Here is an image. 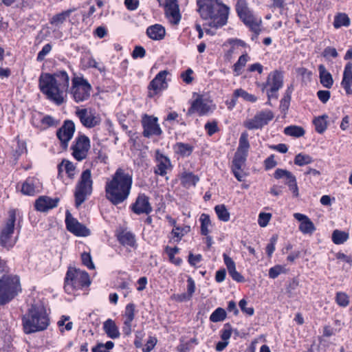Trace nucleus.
<instances>
[{
    "mask_svg": "<svg viewBox=\"0 0 352 352\" xmlns=\"http://www.w3.org/2000/svg\"><path fill=\"white\" fill-rule=\"evenodd\" d=\"M65 163V169L66 173L68 175V177L72 179L75 174V166L74 165L69 161L63 160L62 164Z\"/></svg>",
    "mask_w": 352,
    "mask_h": 352,
    "instance_id": "obj_60",
    "label": "nucleus"
},
{
    "mask_svg": "<svg viewBox=\"0 0 352 352\" xmlns=\"http://www.w3.org/2000/svg\"><path fill=\"white\" fill-rule=\"evenodd\" d=\"M205 129L207 131L208 134L211 136L218 131L217 122H207L205 124Z\"/></svg>",
    "mask_w": 352,
    "mask_h": 352,
    "instance_id": "obj_62",
    "label": "nucleus"
},
{
    "mask_svg": "<svg viewBox=\"0 0 352 352\" xmlns=\"http://www.w3.org/2000/svg\"><path fill=\"white\" fill-rule=\"evenodd\" d=\"M294 175L289 172L287 170L282 169V168H277L274 173V177L276 179H280L283 177H285L286 180L287 181L290 178H293Z\"/></svg>",
    "mask_w": 352,
    "mask_h": 352,
    "instance_id": "obj_49",
    "label": "nucleus"
},
{
    "mask_svg": "<svg viewBox=\"0 0 352 352\" xmlns=\"http://www.w3.org/2000/svg\"><path fill=\"white\" fill-rule=\"evenodd\" d=\"M294 162L296 165L302 166L312 163L314 160L310 155L300 153L295 156Z\"/></svg>",
    "mask_w": 352,
    "mask_h": 352,
    "instance_id": "obj_42",
    "label": "nucleus"
},
{
    "mask_svg": "<svg viewBox=\"0 0 352 352\" xmlns=\"http://www.w3.org/2000/svg\"><path fill=\"white\" fill-rule=\"evenodd\" d=\"M135 306L133 303L128 304L125 307L124 316L126 317L125 321L132 322L135 317Z\"/></svg>",
    "mask_w": 352,
    "mask_h": 352,
    "instance_id": "obj_50",
    "label": "nucleus"
},
{
    "mask_svg": "<svg viewBox=\"0 0 352 352\" xmlns=\"http://www.w3.org/2000/svg\"><path fill=\"white\" fill-rule=\"evenodd\" d=\"M232 335V326L230 323H226L224 328L222 330L221 338L223 340L227 341L230 339Z\"/></svg>",
    "mask_w": 352,
    "mask_h": 352,
    "instance_id": "obj_59",
    "label": "nucleus"
},
{
    "mask_svg": "<svg viewBox=\"0 0 352 352\" xmlns=\"http://www.w3.org/2000/svg\"><path fill=\"white\" fill-rule=\"evenodd\" d=\"M341 85L347 95H352V74H343Z\"/></svg>",
    "mask_w": 352,
    "mask_h": 352,
    "instance_id": "obj_43",
    "label": "nucleus"
},
{
    "mask_svg": "<svg viewBox=\"0 0 352 352\" xmlns=\"http://www.w3.org/2000/svg\"><path fill=\"white\" fill-rule=\"evenodd\" d=\"M165 14L173 24H178L181 19L177 0H166Z\"/></svg>",
    "mask_w": 352,
    "mask_h": 352,
    "instance_id": "obj_21",
    "label": "nucleus"
},
{
    "mask_svg": "<svg viewBox=\"0 0 352 352\" xmlns=\"http://www.w3.org/2000/svg\"><path fill=\"white\" fill-rule=\"evenodd\" d=\"M273 118L274 113L272 111H262L256 113L252 119L246 121L244 126L250 130L261 129Z\"/></svg>",
    "mask_w": 352,
    "mask_h": 352,
    "instance_id": "obj_13",
    "label": "nucleus"
},
{
    "mask_svg": "<svg viewBox=\"0 0 352 352\" xmlns=\"http://www.w3.org/2000/svg\"><path fill=\"white\" fill-rule=\"evenodd\" d=\"M16 221L15 210L9 211V217L0 230V245L9 250L14 247L16 240L13 239Z\"/></svg>",
    "mask_w": 352,
    "mask_h": 352,
    "instance_id": "obj_8",
    "label": "nucleus"
},
{
    "mask_svg": "<svg viewBox=\"0 0 352 352\" xmlns=\"http://www.w3.org/2000/svg\"><path fill=\"white\" fill-rule=\"evenodd\" d=\"M292 92V87L291 86L287 88L283 98H282V100L280 101L281 106L285 107L286 109H287L289 107V104L291 100Z\"/></svg>",
    "mask_w": 352,
    "mask_h": 352,
    "instance_id": "obj_61",
    "label": "nucleus"
},
{
    "mask_svg": "<svg viewBox=\"0 0 352 352\" xmlns=\"http://www.w3.org/2000/svg\"><path fill=\"white\" fill-rule=\"evenodd\" d=\"M146 34L153 40L160 41L164 38L166 30L162 25L155 24L147 28Z\"/></svg>",
    "mask_w": 352,
    "mask_h": 352,
    "instance_id": "obj_27",
    "label": "nucleus"
},
{
    "mask_svg": "<svg viewBox=\"0 0 352 352\" xmlns=\"http://www.w3.org/2000/svg\"><path fill=\"white\" fill-rule=\"evenodd\" d=\"M52 46L50 43H47L43 46L42 50L38 52L36 60L41 62L45 59V57L50 52Z\"/></svg>",
    "mask_w": 352,
    "mask_h": 352,
    "instance_id": "obj_56",
    "label": "nucleus"
},
{
    "mask_svg": "<svg viewBox=\"0 0 352 352\" xmlns=\"http://www.w3.org/2000/svg\"><path fill=\"white\" fill-rule=\"evenodd\" d=\"M75 10L76 8L69 9L60 13L56 14L51 18L50 22L52 25L59 26L60 25L63 24L66 21V19L68 18L70 14Z\"/></svg>",
    "mask_w": 352,
    "mask_h": 352,
    "instance_id": "obj_32",
    "label": "nucleus"
},
{
    "mask_svg": "<svg viewBox=\"0 0 352 352\" xmlns=\"http://www.w3.org/2000/svg\"><path fill=\"white\" fill-rule=\"evenodd\" d=\"M249 148L248 133L247 132H243L240 136L239 147L236 152L248 155Z\"/></svg>",
    "mask_w": 352,
    "mask_h": 352,
    "instance_id": "obj_35",
    "label": "nucleus"
},
{
    "mask_svg": "<svg viewBox=\"0 0 352 352\" xmlns=\"http://www.w3.org/2000/svg\"><path fill=\"white\" fill-rule=\"evenodd\" d=\"M284 133L287 135L300 138L305 135V131L301 126L291 125L285 128Z\"/></svg>",
    "mask_w": 352,
    "mask_h": 352,
    "instance_id": "obj_36",
    "label": "nucleus"
},
{
    "mask_svg": "<svg viewBox=\"0 0 352 352\" xmlns=\"http://www.w3.org/2000/svg\"><path fill=\"white\" fill-rule=\"evenodd\" d=\"M318 72L320 83L323 87L330 89L333 84V80L331 74L326 69L323 65H320L318 66Z\"/></svg>",
    "mask_w": 352,
    "mask_h": 352,
    "instance_id": "obj_30",
    "label": "nucleus"
},
{
    "mask_svg": "<svg viewBox=\"0 0 352 352\" xmlns=\"http://www.w3.org/2000/svg\"><path fill=\"white\" fill-rule=\"evenodd\" d=\"M59 200L58 197L53 199L47 196H43L36 200L34 206L38 211L46 212L56 208Z\"/></svg>",
    "mask_w": 352,
    "mask_h": 352,
    "instance_id": "obj_23",
    "label": "nucleus"
},
{
    "mask_svg": "<svg viewBox=\"0 0 352 352\" xmlns=\"http://www.w3.org/2000/svg\"><path fill=\"white\" fill-rule=\"evenodd\" d=\"M65 224L67 230L76 236H87L90 234V230L74 218L69 210L66 212Z\"/></svg>",
    "mask_w": 352,
    "mask_h": 352,
    "instance_id": "obj_16",
    "label": "nucleus"
},
{
    "mask_svg": "<svg viewBox=\"0 0 352 352\" xmlns=\"http://www.w3.org/2000/svg\"><path fill=\"white\" fill-rule=\"evenodd\" d=\"M157 118L153 116L144 114L142 119V125L143 127V136L150 138L153 135L159 136L162 133V131L157 123Z\"/></svg>",
    "mask_w": 352,
    "mask_h": 352,
    "instance_id": "obj_14",
    "label": "nucleus"
},
{
    "mask_svg": "<svg viewBox=\"0 0 352 352\" xmlns=\"http://www.w3.org/2000/svg\"><path fill=\"white\" fill-rule=\"evenodd\" d=\"M214 210L219 220L225 222L230 220V212L224 204L217 205Z\"/></svg>",
    "mask_w": 352,
    "mask_h": 352,
    "instance_id": "obj_39",
    "label": "nucleus"
},
{
    "mask_svg": "<svg viewBox=\"0 0 352 352\" xmlns=\"http://www.w3.org/2000/svg\"><path fill=\"white\" fill-rule=\"evenodd\" d=\"M156 343L157 339L155 337H150L145 345V347L142 349L143 352H151Z\"/></svg>",
    "mask_w": 352,
    "mask_h": 352,
    "instance_id": "obj_64",
    "label": "nucleus"
},
{
    "mask_svg": "<svg viewBox=\"0 0 352 352\" xmlns=\"http://www.w3.org/2000/svg\"><path fill=\"white\" fill-rule=\"evenodd\" d=\"M40 191V182L36 177H28L23 182L21 192L25 195L32 196Z\"/></svg>",
    "mask_w": 352,
    "mask_h": 352,
    "instance_id": "obj_25",
    "label": "nucleus"
},
{
    "mask_svg": "<svg viewBox=\"0 0 352 352\" xmlns=\"http://www.w3.org/2000/svg\"><path fill=\"white\" fill-rule=\"evenodd\" d=\"M197 11L204 20L210 19L208 25L219 28L224 26L228 19L230 8L221 0H197Z\"/></svg>",
    "mask_w": 352,
    "mask_h": 352,
    "instance_id": "obj_2",
    "label": "nucleus"
},
{
    "mask_svg": "<svg viewBox=\"0 0 352 352\" xmlns=\"http://www.w3.org/2000/svg\"><path fill=\"white\" fill-rule=\"evenodd\" d=\"M349 234L344 231L335 230L332 233V241L336 245H340L346 241Z\"/></svg>",
    "mask_w": 352,
    "mask_h": 352,
    "instance_id": "obj_38",
    "label": "nucleus"
},
{
    "mask_svg": "<svg viewBox=\"0 0 352 352\" xmlns=\"http://www.w3.org/2000/svg\"><path fill=\"white\" fill-rule=\"evenodd\" d=\"M271 217L272 214L270 213L261 212L258 215V225L263 228L265 227L268 224Z\"/></svg>",
    "mask_w": 352,
    "mask_h": 352,
    "instance_id": "obj_57",
    "label": "nucleus"
},
{
    "mask_svg": "<svg viewBox=\"0 0 352 352\" xmlns=\"http://www.w3.org/2000/svg\"><path fill=\"white\" fill-rule=\"evenodd\" d=\"M210 110V106L204 102L201 96H199L191 103V106L188 110L187 116H191L195 113H197L199 116H204L208 113Z\"/></svg>",
    "mask_w": 352,
    "mask_h": 352,
    "instance_id": "obj_22",
    "label": "nucleus"
},
{
    "mask_svg": "<svg viewBox=\"0 0 352 352\" xmlns=\"http://www.w3.org/2000/svg\"><path fill=\"white\" fill-rule=\"evenodd\" d=\"M103 330L107 336L111 339L118 338L120 336L119 329L112 319H107L103 323Z\"/></svg>",
    "mask_w": 352,
    "mask_h": 352,
    "instance_id": "obj_28",
    "label": "nucleus"
},
{
    "mask_svg": "<svg viewBox=\"0 0 352 352\" xmlns=\"http://www.w3.org/2000/svg\"><path fill=\"white\" fill-rule=\"evenodd\" d=\"M157 165L155 167L154 173L156 175L164 176L166 174V170L171 166L170 160L166 156L159 151L156 153Z\"/></svg>",
    "mask_w": 352,
    "mask_h": 352,
    "instance_id": "obj_26",
    "label": "nucleus"
},
{
    "mask_svg": "<svg viewBox=\"0 0 352 352\" xmlns=\"http://www.w3.org/2000/svg\"><path fill=\"white\" fill-rule=\"evenodd\" d=\"M350 25V19L346 14H339L335 17L333 25L336 28L342 26L347 27Z\"/></svg>",
    "mask_w": 352,
    "mask_h": 352,
    "instance_id": "obj_44",
    "label": "nucleus"
},
{
    "mask_svg": "<svg viewBox=\"0 0 352 352\" xmlns=\"http://www.w3.org/2000/svg\"><path fill=\"white\" fill-rule=\"evenodd\" d=\"M328 118V116L322 115L321 116H318L316 118L313 120V123L315 126L316 131L318 133H322L325 131L327 128V119Z\"/></svg>",
    "mask_w": 352,
    "mask_h": 352,
    "instance_id": "obj_34",
    "label": "nucleus"
},
{
    "mask_svg": "<svg viewBox=\"0 0 352 352\" xmlns=\"http://www.w3.org/2000/svg\"><path fill=\"white\" fill-rule=\"evenodd\" d=\"M180 180L182 185L184 188H189L190 187L195 186L199 178L191 172H184L182 174Z\"/></svg>",
    "mask_w": 352,
    "mask_h": 352,
    "instance_id": "obj_31",
    "label": "nucleus"
},
{
    "mask_svg": "<svg viewBox=\"0 0 352 352\" xmlns=\"http://www.w3.org/2000/svg\"><path fill=\"white\" fill-rule=\"evenodd\" d=\"M247 157V154L239 152H236L234 153L232 160V171L236 179L239 182H242L243 180L244 174L243 173L241 168L243 165H244Z\"/></svg>",
    "mask_w": 352,
    "mask_h": 352,
    "instance_id": "obj_20",
    "label": "nucleus"
},
{
    "mask_svg": "<svg viewBox=\"0 0 352 352\" xmlns=\"http://www.w3.org/2000/svg\"><path fill=\"white\" fill-rule=\"evenodd\" d=\"M90 148V140L89 138L85 135L78 136L75 140L71 149L72 150V155L78 160L81 161L86 158L88 151Z\"/></svg>",
    "mask_w": 352,
    "mask_h": 352,
    "instance_id": "obj_12",
    "label": "nucleus"
},
{
    "mask_svg": "<svg viewBox=\"0 0 352 352\" xmlns=\"http://www.w3.org/2000/svg\"><path fill=\"white\" fill-rule=\"evenodd\" d=\"M58 80V85L64 93H66L69 86V77L65 70H59L52 74Z\"/></svg>",
    "mask_w": 352,
    "mask_h": 352,
    "instance_id": "obj_29",
    "label": "nucleus"
},
{
    "mask_svg": "<svg viewBox=\"0 0 352 352\" xmlns=\"http://www.w3.org/2000/svg\"><path fill=\"white\" fill-rule=\"evenodd\" d=\"M177 147L178 153H179L182 156L190 155L192 151V146L184 143H178Z\"/></svg>",
    "mask_w": 352,
    "mask_h": 352,
    "instance_id": "obj_55",
    "label": "nucleus"
},
{
    "mask_svg": "<svg viewBox=\"0 0 352 352\" xmlns=\"http://www.w3.org/2000/svg\"><path fill=\"white\" fill-rule=\"evenodd\" d=\"M247 301L245 299H241L239 302V306L241 309V310L246 314L247 315L251 316L254 313V309L252 307H247Z\"/></svg>",
    "mask_w": 352,
    "mask_h": 352,
    "instance_id": "obj_58",
    "label": "nucleus"
},
{
    "mask_svg": "<svg viewBox=\"0 0 352 352\" xmlns=\"http://www.w3.org/2000/svg\"><path fill=\"white\" fill-rule=\"evenodd\" d=\"M235 98L241 97L245 100L248 102H254L256 101L257 98L252 94H248L246 91L243 89H237L234 91Z\"/></svg>",
    "mask_w": 352,
    "mask_h": 352,
    "instance_id": "obj_45",
    "label": "nucleus"
},
{
    "mask_svg": "<svg viewBox=\"0 0 352 352\" xmlns=\"http://www.w3.org/2000/svg\"><path fill=\"white\" fill-rule=\"evenodd\" d=\"M131 210L137 214L151 213L153 209L149 203L148 197L144 194L139 195L135 203L132 204Z\"/></svg>",
    "mask_w": 352,
    "mask_h": 352,
    "instance_id": "obj_19",
    "label": "nucleus"
},
{
    "mask_svg": "<svg viewBox=\"0 0 352 352\" xmlns=\"http://www.w3.org/2000/svg\"><path fill=\"white\" fill-rule=\"evenodd\" d=\"M41 91L47 98L60 105L64 102V92L58 85V80L52 74H42L38 79Z\"/></svg>",
    "mask_w": 352,
    "mask_h": 352,
    "instance_id": "obj_4",
    "label": "nucleus"
},
{
    "mask_svg": "<svg viewBox=\"0 0 352 352\" xmlns=\"http://www.w3.org/2000/svg\"><path fill=\"white\" fill-rule=\"evenodd\" d=\"M21 292L19 276L14 274H3L0 278V306L11 302Z\"/></svg>",
    "mask_w": 352,
    "mask_h": 352,
    "instance_id": "obj_5",
    "label": "nucleus"
},
{
    "mask_svg": "<svg viewBox=\"0 0 352 352\" xmlns=\"http://www.w3.org/2000/svg\"><path fill=\"white\" fill-rule=\"evenodd\" d=\"M132 184V175L118 168L105 183L106 199L114 206L123 203L130 195Z\"/></svg>",
    "mask_w": 352,
    "mask_h": 352,
    "instance_id": "obj_1",
    "label": "nucleus"
},
{
    "mask_svg": "<svg viewBox=\"0 0 352 352\" xmlns=\"http://www.w3.org/2000/svg\"><path fill=\"white\" fill-rule=\"evenodd\" d=\"M74 131L75 124L70 120H65L63 126L57 130L56 136L60 142L63 149L66 150L67 148L69 142L72 138Z\"/></svg>",
    "mask_w": 352,
    "mask_h": 352,
    "instance_id": "obj_15",
    "label": "nucleus"
},
{
    "mask_svg": "<svg viewBox=\"0 0 352 352\" xmlns=\"http://www.w3.org/2000/svg\"><path fill=\"white\" fill-rule=\"evenodd\" d=\"M92 184L91 170L86 169L82 173L80 180L76 186L74 197L75 205L77 208L85 201L87 196L91 195Z\"/></svg>",
    "mask_w": 352,
    "mask_h": 352,
    "instance_id": "obj_7",
    "label": "nucleus"
},
{
    "mask_svg": "<svg viewBox=\"0 0 352 352\" xmlns=\"http://www.w3.org/2000/svg\"><path fill=\"white\" fill-rule=\"evenodd\" d=\"M337 303L342 307H346L349 303V298L346 293L338 292L336 296Z\"/></svg>",
    "mask_w": 352,
    "mask_h": 352,
    "instance_id": "obj_51",
    "label": "nucleus"
},
{
    "mask_svg": "<svg viewBox=\"0 0 352 352\" xmlns=\"http://www.w3.org/2000/svg\"><path fill=\"white\" fill-rule=\"evenodd\" d=\"M26 151V144L23 142H18L16 147L13 150L14 161L16 162L19 157Z\"/></svg>",
    "mask_w": 352,
    "mask_h": 352,
    "instance_id": "obj_47",
    "label": "nucleus"
},
{
    "mask_svg": "<svg viewBox=\"0 0 352 352\" xmlns=\"http://www.w3.org/2000/svg\"><path fill=\"white\" fill-rule=\"evenodd\" d=\"M42 124L50 127V126H57L60 121L54 119L52 116L47 115L45 116L41 120Z\"/></svg>",
    "mask_w": 352,
    "mask_h": 352,
    "instance_id": "obj_52",
    "label": "nucleus"
},
{
    "mask_svg": "<svg viewBox=\"0 0 352 352\" xmlns=\"http://www.w3.org/2000/svg\"><path fill=\"white\" fill-rule=\"evenodd\" d=\"M50 320L46 309L41 303L32 304L22 317L23 329L25 334L45 330Z\"/></svg>",
    "mask_w": 352,
    "mask_h": 352,
    "instance_id": "obj_3",
    "label": "nucleus"
},
{
    "mask_svg": "<svg viewBox=\"0 0 352 352\" xmlns=\"http://www.w3.org/2000/svg\"><path fill=\"white\" fill-rule=\"evenodd\" d=\"M76 115L82 124L87 128H94L99 125L101 121L98 116L91 111H88L87 109H77Z\"/></svg>",
    "mask_w": 352,
    "mask_h": 352,
    "instance_id": "obj_18",
    "label": "nucleus"
},
{
    "mask_svg": "<svg viewBox=\"0 0 352 352\" xmlns=\"http://www.w3.org/2000/svg\"><path fill=\"white\" fill-rule=\"evenodd\" d=\"M283 85V75L282 72L279 71H274L270 73L267 77V80L265 84L263 85V89L270 86V89L267 90V95L269 100L272 98H278V91Z\"/></svg>",
    "mask_w": 352,
    "mask_h": 352,
    "instance_id": "obj_10",
    "label": "nucleus"
},
{
    "mask_svg": "<svg viewBox=\"0 0 352 352\" xmlns=\"http://www.w3.org/2000/svg\"><path fill=\"white\" fill-rule=\"evenodd\" d=\"M236 12L240 19L247 25L250 30L256 28V21L254 16L250 10L248 3L245 0H238L236 3Z\"/></svg>",
    "mask_w": 352,
    "mask_h": 352,
    "instance_id": "obj_11",
    "label": "nucleus"
},
{
    "mask_svg": "<svg viewBox=\"0 0 352 352\" xmlns=\"http://www.w3.org/2000/svg\"><path fill=\"white\" fill-rule=\"evenodd\" d=\"M72 81V94L74 100L81 102L88 100L91 90V86L88 81L82 77H74Z\"/></svg>",
    "mask_w": 352,
    "mask_h": 352,
    "instance_id": "obj_9",
    "label": "nucleus"
},
{
    "mask_svg": "<svg viewBox=\"0 0 352 352\" xmlns=\"http://www.w3.org/2000/svg\"><path fill=\"white\" fill-rule=\"evenodd\" d=\"M226 311L221 307L216 309L210 315V320L212 322L223 321L226 318Z\"/></svg>",
    "mask_w": 352,
    "mask_h": 352,
    "instance_id": "obj_41",
    "label": "nucleus"
},
{
    "mask_svg": "<svg viewBox=\"0 0 352 352\" xmlns=\"http://www.w3.org/2000/svg\"><path fill=\"white\" fill-rule=\"evenodd\" d=\"M89 276L87 272L69 267L65 278V290L71 293L74 289L90 285Z\"/></svg>",
    "mask_w": 352,
    "mask_h": 352,
    "instance_id": "obj_6",
    "label": "nucleus"
},
{
    "mask_svg": "<svg viewBox=\"0 0 352 352\" xmlns=\"http://www.w3.org/2000/svg\"><path fill=\"white\" fill-rule=\"evenodd\" d=\"M249 59V56L247 54L241 55L237 62L234 65V71L237 72L238 74H240L241 69L245 65L246 63Z\"/></svg>",
    "mask_w": 352,
    "mask_h": 352,
    "instance_id": "obj_48",
    "label": "nucleus"
},
{
    "mask_svg": "<svg viewBox=\"0 0 352 352\" xmlns=\"http://www.w3.org/2000/svg\"><path fill=\"white\" fill-rule=\"evenodd\" d=\"M81 259L82 264L85 265L89 270H94L95 268V265L92 262L91 256L89 253L83 252L81 254Z\"/></svg>",
    "mask_w": 352,
    "mask_h": 352,
    "instance_id": "obj_54",
    "label": "nucleus"
},
{
    "mask_svg": "<svg viewBox=\"0 0 352 352\" xmlns=\"http://www.w3.org/2000/svg\"><path fill=\"white\" fill-rule=\"evenodd\" d=\"M168 74V72L163 70L160 72L150 82L148 89L149 90L148 96L153 97L162 90L167 87L166 77Z\"/></svg>",
    "mask_w": 352,
    "mask_h": 352,
    "instance_id": "obj_17",
    "label": "nucleus"
},
{
    "mask_svg": "<svg viewBox=\"0 0 352 352\" xmlns=\"http://www.w3.org/2000/svg\"><path fill=\"white\" fill-rule=\"evenodd\" d=\"M285 184L288 186L289 190L292 192L294 197L298 196V188L297 186L296 179L294 175L293 176V178H290L286 181Z\"/></svg>",
    "mask_w": 352,
    "mask_h": 352,
    "instance_id": "obj_53",
    "label": "nucleus"
},
{
    "mask_svg": "<svg viewBox=\"0 0 352 352\" xmlns=\"http://www.w3.org/2000/svg\"><path fill=\"white\" fill-rule=\"evenodd\" d=\"M294 218L300 222L299 230L303 234H312L316 230V227L311 219L301 213H294Z\"/></svg>",
    "mask_w": 352,
    "mask_h": 352,
    "instance_id": "obj_24",
    "label": "nucleus"
},
{
    "mask_svg": "<svg viewBox=\"0 0 352 352\" xmlns=\"http://www.w3.org/2000/svg\"><path fill=\"white\" fill-rule=\"evenodd\" d=\"M287 272L286 268L280 265H276L269 270V277L275 279L280 274H285Z\"/></svg>",
    "mask_w": 352,
    "mask_h": 352,
    "instance_id": "obj_46",
    "label": "nucleus"
},
{
    "mask_svg": "<svg viewBox=\"0 0 352 352\" xmlns=\"http://www.w3.org/2000/svg\"><path fill=\"white\" fill-rule=\"evenodd\" d=\"M317 96L319 100L322 103H326L330 98L331 93L327 90H320L317 92Z\"/></svg>",
    "mask_w": 352,
    "mask_h": 352,
    "instance_id": "obj_63",
    "label": "nucleus"
},
{
    "mask_svg": "<svg viewBox=\"0 0 352 352\" xmlns=\"http://www.w3.org/2000/svg\"><path fill=\"white\" fill-rule=\"evenodd\" d=\"M199 221L201 222V234L207 236L209 233L208 227L211 225L210 216L203 213L200 216Z\"/></svg>",
    "mask_w": 352,
    "mask_h": 352,
    "instance_id": "obj_40",
    "label": "nucleus"
},
{
    "mask_svg": "<svg viewBox=\"0 0 352 352\" xmlns=\"http://www.w3.org/2000/svg\"><path fill=\"white\" fill-rule=\"evenodd\" d=\"M119 242L123 245L133 247L135 244V235L130 232H122L118 236Z\"/></svg>",
    "mask_w": 352,
    "mask_h": 352,
    "instance_id": "obj_33",
    "label": "nucleus"
},
{
    "mask_svg": "<svg viewBox=\"0 0 352 352\" xmlns=\"http://www.w3.org/2000/svg\"><path fill=\"white\" fill-rule=\"evenodd\" d=\"M179 249L177 247L171 248L170 246H166L165 252L169 257V260L171 263L179 266L181 265L182 260L180 258H175V254H177Z\"/></svg>",
    "mask_w": 352,
    "mask_h": 352,
    "instance_id": "obj_37",
    "label": "nucleus"
}]
</instances>
